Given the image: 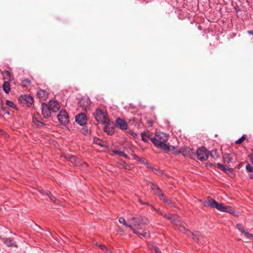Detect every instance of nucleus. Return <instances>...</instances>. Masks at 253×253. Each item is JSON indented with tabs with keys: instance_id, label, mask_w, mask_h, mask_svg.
<instances>
[{
	"instance_id": "obj_1",
	"label": "nucleus",
	"mask_w": 253,
	"mask_h": 253,
	"mask_svg": "<svg viewBox=\"0 0 253 253\" xmlns=\"http://www.w3.org/2000/svg\"><path fill=\"white\" fill-rule=\"evenodd\" d=\"M153 143L157 147L160 148L165 151H169V147L166 144L169 139V135L166 133L160 132L155 134V137L151 138Z\"/></svg>"
},
{
	"instance_id": "obj_2",
	"label": "nucleus",
	"mask_w": 253,
	"mask_h": 253,
	"mask_svg": "<svg viewBox=\"0 0 253 253\" xmlns=\"http://www.w3.org/2000/svg\"><path fill=\"white\" fill-rule=\"evenodd\" d=\"M204 206L210 208H215L220 211L226 212L229 213H233L234 209L231 206H224L222 203H218L210 197L207 198L204 203Z\"/></svg>"
},
{
	"instance_id": "obj_3",
	"label": "nucleus",
	"mask_w": 253,
	"mask_h": 253,
	"mask_svg": "<svg viewBox=\"0 0 253 253\" xmlns=\"http://www.w3.org/2000/svg\"><path fill=\"white\" fill-rule=\"evenodd\" d=\"M127 222L132 225L130 228L133 231V229H141V227L148 223V220L143 217H134L127 219Z\"/></svg>"
},
{
	"instance_id": "obj_4",
	"label": "nucleus",
	"mask_w": 253,
	"mask_h": 253,
	"mask_svg": "<svg viewBox=\"0 0 253 253\" xmlns=\"http://www.w3.org/2000/svg\"><path fill=\"white\" fill-rule=\"evenodd\" d=\"M93 116L97 122L101 124H103L109 120L108 118L106 112L99 109H96L93 113Z\"/></svg>"
},
{
	"instance_id": "obj_5",
	"label": "nucleus",
	"mask_w": 253,
	"mask_h": 253,
	"mask_svg": "<svg viewBox=\"0 0 253 253\" xmlns=\"http://www.w3.org/2000/svg\"><path fill=\"white\" fill-rule=\"evenodd\" d=\"M165 217L169 219L170 222L176 225L179 226V230L181 231H184L185 230V228L183 225H182L183 223H182L179 219V217L176 215H171L170 214H166Z\"/></svg>"
},
{
	"instance_id": "obj_6",
	"label": "nucleus",
	"mask_w": 253,
	"mask_h": 253,
	"mask_svg": "<svg viewBox=\"0 0 253 253\" xmlns=\"http://www.w3.org/2000/svg\"><path fill=\"white\" fill-rule=\"evenodd\" d=\"M197 157L200 161H206L209 157V152L205 147L199 148L196 152Z\"/></svg>"
},
{
	"instance_id": "obj_7",
	"label": "nucleus",
	"mask_w": 253,
	"mask_h": 253,
	"mask_svg": "<svg viewBox=\"0 0 253 253\" xmlns=\"http://www.w3.org/2000/svg\"><path fill=\"white\" fill-rule=\"evenodd\" d=\"M57 118L60 123L66 125L69 122L68 114L65 110H61L57 115Z\"/></svg>"
},
{
	"instance_id": "obj_8",
	"label": "nucleus",
	"mask_w": 253,
	"mask_h": 253,
	"mask_svg": "<svg viewBox=\"0 0 253 253\" xmlns=\"http://www.w3.org/2000/svg\"><path fill=\"white\" fill-rule=\"evenodd\" d=\"M104 124H105L104 127V130L107 134L112 135L114 133V127L112 126V122L109 120L105 122Z\"/></svg>"
},
{
	"instance_id": "obj_9",
	"label": "nucleus",
	"mask_w": 253,
	"mask_h": 253,
	"mask_svg": "<svg viewBox=\"0 0 253 253\" xmlns=\"http://www.w3.org/2000/svg\"><path fill=\"white\" fill-rule=\"evenodd\" d=\"M76 121L81 126H84L86 123L87 117L84 113H81L76 116Z\"/></svg>"
},
{
	"instance_id": "obj_10",
	"label": "nucleus",
	"mask_w": 253,
	"mask_h": 253,
	"mask_svg": "<svg viewBox=\"0 0 253 253\" xmlns=\"http://www.w3.org/2000/svg\"><path fill=\"white\" fill-rule=\"evenodd\" d=\"M116 125L117 127L122 130H126L127 128V124L126 121L120 118L116 120Z\"/></svg>"
},
{
	"instance_id": "obj_11",
	"label": "nucleus",
	"mask_w": 253,
	"mask_h": 253,
	"mask_svg": "<svg viewBox=\"0 0 253 253\" xmlns=\"http://www.w3.org/2000/svg\"><path fill=\"white\" fill-rule=\"evenodd\" d=\"M48 107L53 112H57L60 109V106L58 102L54 100H50L48 103Z\"/></svg>"
},
{
	"instance_id": "obj_12",
	"label": "nucleus",
	"mask_w": 253,
	"mask_h": 253,
	"mask_svg": "<svg viewBox=\"0 0 253 253\" xmlns=\"http://www.w3.org/2000/svg\"><path fill=\"white\" fill-rule=\"evenodd\" d=\"M42 115L44 118H49L50 117V109L48 106L45 103H42Z\"/></svg>"
},
{
	"instance_id": "obj_13",
	"label": "nucleus",
	"mask_w": 253,
	"mask_h": 253,
	"mask_svg": "<svg viewBox=\"0 0 253 253\" xmlns=\"http://www.w3.org/2000/svg\"><path fill=\"white\" fill-rule=\"evenodd\" d=\"M79 104L81 107L86 109L90 106V100L87 97H82L79 102Z\"/></svg>"
},
{
	"instance_id": "obj_14",
	"label": "nucleus",
	"mask_w": 253,
	"mask_h": 253,
	"mask_svg": "<svg viewBox=\"0 0 253 253\" xmlns=\"http://www.w3.org/2000/svg\"><path fill=\"white\" fill-rule=\"evenodd\" d=\"M140 229H133V233L137 234L141 238H147L150 236L149 231L147 229H144L142 232L140 231Z\"/></svg>"
},
{
	"instance_id": "obj_15",
	"label": "nucleus",
	"mask_w": 253,
	"mask_h": 253,
	"mask_svg": "<svg viewBox=\"0 0 253 253\" xmlns=\"http://www.w3.org/2000/svg\"><path fill=\"white\" fill-rule=\"evenodd\" d=\"M151 188L153 190L156 191V194L160 196L161 200L164 201L165 202H167V201H166L164 195L161 193V190L159 188V187H158L157 185L152 184L151 185Z\"/></svg>"
},
{
	"instance_id": "obj_16",
	"label": "nucleus",
	"mask_w": 253,
	"mask_h": 253,
	"mask_svg": "<svg viewBox=\"0 0 253 253\" xmlns=\"http://www.w3.org/2000/svg\"><path fill=\"white\" fill-rule=\"evenodd\" d=\"M37 95L40 99L44 100L48 97V92L45 90L40 89L37 91Z\"/></svg>"
},
{
	"instance_id": "obj_17",
	"label": "nucleus",
	"mask_w": 253,
	"mask_h": 253,
	"mask_svg": "<svg viewBox=\"0 0 253 253\" xmlns=\"http://www.w3.org/2000/svg\"><path fill=\"white\" fill-rule=\"evenodd\" d=\"M234 156V153H225L223 155V159L225 162L230 163L232 161Z\"/></svg>"
},
{
	"instance_id": "obj_18",
	"label": "nucleus",
	"mask_w": 253,
	"mask_h": 253,
	"mask_svg": "<svg viewBox=\"0 0 253 253\" xmlns=\"http://www.w3.org/2000/svg\"><path fill=\"white\" fill-rule=\"evenodd\" d=\"M0 239L2 240L3 242V243L7 245L8 247H17V246L16 244L14 242L13 240L11 239V238H0Z\"/></svg>"
},
{
	"instance_id": "obj_19",
	"label": "nucleus",
	"mask_w": 253,
	"mask_h": 253,
	"mask_svg": "<svg viewBox=\"0 0 253 253\" xmlns=\"http://www.w3.org/2000/svg\"><path fill=\"white\" fill-rule=\"evenodd\" d=\"M39 191L42 194L48 196V197L50 199V200L52 201H53V202L55 201V200L56 199V198L54 196L51 195L50 193L48 191H45V190H43L42 189H41V188L39 190Z\"/></svg>"
},
{
	"instance_id": "obj_20",
	"label": "nucleus",
	"mask_w": 253,
	"mask_h": 253,
	"mask_svg": "<svg viewBox=\"0 0 253 253\" xmlns=\"http://www.w3.org/2000/svg\"><path fill=\"white\" fill-rule=\"evenodd\" d=\"M149 249L151 251H154L155 253H161L159 251V249L157 246V245L155 243H150L148 245Z\"/></svg>"
},
{
	"instance_id": "obj_21",
	"label": "nucleus",
	"mask_w": 253,
	"mask_h": 253,
	"mask_svg": "<svg viewBox=\"0 0 253 253\" xmlns=\"http://www.w3.org/2000/svg\"><path fill=\"white\" fill-rule=\"evenodd\" d=\"M23 99L27 102V104L32 105L34 102L33 97L30 95H25Z\"/></svg>"
},
{
	"instance_id": "obj_22",
	"label": "nucleus",
	"mask_w": 253,
	"mask_h": 253,
	"mask_svg": "<svg viewBox=\"0 0 253 253\" xmlns=\"http://www.w3.org/2000/svg\"><path fill=\"white\" fill-rule=\"evenodd\" d=\"M217 167L219 169L225 172L226 173H229L232 171V169L230 168H226L224 165L218 163L217 164Z\"/></svg>"
},
{
	"instance_id": "obj_23",
	"label": "nucleus",
	"mask_w": 253,
	"mask_h": 253,
	"mask_svg": "<svg viewBox=\"0 0 253 253\" xmlns=\"http://www.w3.org/2000/svg\"><path fill=\"white\" fill-rule=\"evenodd\" d=\"M119 221L120 223L123 224L126 227L129 228H132V225H131V224H129V223H128V222H127V221H126L124 217H120L119 219Z\"/></svg>"
},
{
	"instance_id": "obj_24",
	"label": "nucleus",
	"mask_w": 253,
	"mask_h": 253,
	"mask_svg": "<svg viewBox=\"0 0 253 253\" xmlns=\"http://www.w3.org/2000/svg\"><path fill=\"white\" fill-rule=\"evenodd\" d=\"M3 89L6 93H9L10 90V84L8 82H4L2 85Z\"/></svg>"
},
{
	"instance_id": "obj_25",
	"label": "nucleus",
	"mask_w": 253,
	"mask_h": 253,
	"mask_svg": "<svg viewBox=\"0 0 253 253\" xmlns=\"http://www.w3.org/2000/svg\"><path fill=\"white\" fill-rule=\"evenodd\" d=\"M210 156L211 158H212L214 160H216L219 157V155L218 153L217 150H212L210 153Z\"/></svg>"
},
{
	"instance_id": "obj_26",
	"label": "nucleus",
	"mask_w": 253,
	"mask_h": 253,
	"mask_svg": "<svg viewBox=\"0 0 253 253\" xmlns=\"http://www.w3.org/2000/svg\"><path fill=\"white\" fill-rule=\"evenodd\" d=\"M95 245H98L99 248L103 251L105 252L106 253H112V252L108 250L104 245L99 244L98 245L97 243H95Z\"/></svg>"
},
{
	"instance_id": "obj_27",
	"label": "nucleus",
	"mask_w": 253,
	"mask_h": 253,
	"mask_svg": "<svg viewBox=\"0 0 253 253\" xmlns=\"http://www.w3.org/2000/svg\"><path fill=\"white\" fill-rule=\"evenodd\" d=\"M68 159L74 165H77L78 163V159L75 156H69Z\"/></svg>"
},
{
	"instance_id": "obj_28",
	"label": "nucleus",
	"mask_w": 253,
	"mask_h": 253,
	"mask_svg": "<svg viewBox=\"0 0 253 253\" xmlns=\"http://www.w3.org/2000/svg\"><path fill=\"white\" fill-rule=\"evenodd\" d=\"M93 142L94 143H95L99 146H104V142L98 138L95 137L93 139Z\"/></svg>"
},
{
	"instance_id": "obj_29",
	"label": "nucleus",
	"mask_w": 253,
	"mask_h": 253,
	"mask_svg": "<svg viewBox=\"0 0 253 253\" xmlns=\"http://www.w3.org/2000/svg\"><path fill=\"white\" fill-rule=\"evenodd\" d=\"M142 139L144 142H147L148 141L149 134L147 132H143L141 134Z\"/></svg>"
},
{
	"instance_id": "obj_30",
	"label": "nucleus",
	"mask_w": 253,
	"mask_h": 253,
	"mask_svg": "<svg viewBox=\"0 0 253 253\" xmlns=\"http://www.w3.org/2000/svg\"><path fill=\"white\" fill-rule=\"evenodd\" d=\"M114 153L119 156H121L122 157H123L124 158H126L127 159L128 158L127 155L126 154H125L124 152L123 151H116L114 152Z\"/></svg>"
},
{
	"instance_id": "obj_31",
	"label": "nucleus",
	"mask_w": 253,
	"mask_h": 253,
	"mask_svg": "<svg viewBox=\"0 0 253 253\" xmlns=\"http://www.w3.org/2000/svg\"><path fill=\"white\" fill-rule=\"evenodd\" d=\"M6 104L7 106L12 108H15V104L11 101L7 100L6 101Z\"/></svg>"
},
{
	"instance_id": "obj_32",
	"label": "nucleus",
	"mask_w": 253,
	"mask_h": 253,
	"mask_svg": "<svg viewBox=\"0 0 253 253\" xmlns=\"http://www.w3.org/2000/svg\"><path fill=\"white\" fill-rule=\"evenodd\" d=\"M246 138V135H243L241 137H240L239 139L236 141L235 143L237 144H241Z\"/></svg>"
},
{
	"instance_id": "obj_33",
	"label": "nucleus",
	"mask_w": 253,
	"mask_h": 253,
	"mask_svg": "<svg viewBox=\"0 0 253 253\" xmlns=\"http://www.w3.org/2000/svg\"><path fill=\"white\" fill-rule=\"evenodd\" d=\"M236 227L242 233H243L245 231L244 227L240 223H237L236 224Z\"/></svg>"
},
{
	"instance_id": "obj_34",
	"label": "nucleus",
	"mask_w": 253,
	"mask_h": 253,
	"mask_svg": "<svg viewBox=\"0 0 253 253\" xmlns=\"http://www.w3.org/2000/svg\"><path fill=\"white\" fill-rule=\"evenodd\" d=\"M243 234H244L245 236L248 238V239H251V240H253V235L249 233L248 232H247V231H245Z\"/></svg>"
},
{
	"instance_id": "obj_35",
	"label": "nucleus",
	"mask_w": 253,
	"mask_h": 253,
	"mask_svg": "<svg viewBox=\"0 0 253 253\" xmlns=\"http://www.w3.org/2000/svg\"><path fill=\"white\" fill-rule=\"evenodd\" d=\"M132 156L133 157L134 159H135L137 162H143L144 161V160H142L141 158H139L138 156H137L136 155H135L134 154H132Z\"/></svg>"
},
{
	"instance_id": "obj_36",
	"label": "nucleus",
	"mask_w": 253,
	"mask_h": 253,
	"mask_svg": "<svg viewBox=\"0 0 253 253\" xmlns=\"http://www.w3.org/2000/svg\"><path fill=\"white\" fill-rule=\"evenodd\" d=\"M246 169L248 172H253V167L249 164H248L246 166Z\"/></svg>"
},
{
	"instance_id": "obj_37",
	"label": "nucleus",
	"mask_w": 253,
	"mask_h": 253,
	"mask_svg": "<svg viewBox=\"0 0 253 253\" xmlns=\"http://www.w3.org/2000/svg\"><path fill=\"white\" fill-rule=\"evenodd\" d=\"M22 84L24 86L28 85L30 84V81L28 80H23L22 82Z\"/></svg>"
},
{
	"instance_id": "obj_38",
	"label": "nucleus",
	"mask_w": 253,
	"mask_h": 253,
	"mask_svg": "<svg viewBox=\"0 0 253 253\" xmlns=\"http://www.w3.org/2000/svg\"><path fill=\"white\" fill-rule=\"evenodd\" d=\"M193 239L196 240V241H200V236L198 235H193Z\"/></svg>"
},
{
	"instance_id": "obj_39",
	"label": "nucleus",
	"mask_w": 253,
	"mask_h": 253,
	"mask_svg": "<svg viewBox=\"0 0 253 253\" xmlns=\"http://www.w3.org/2000/svg\"><path fill=\"white\" fill-rule=\"evenodd\" d=\"M33 121L34 122L36 123V122H38V123H41L42 125H43V124L41 122L39 121L37 118L35 117V116L33 117Z\"/></svg>"
},
{
	"instance_id": "obj_40",
	"label": "nucleus",
	"mask_w": 253,
	"mask_h": 253,
	"mask_svg": "<svg viewBox=\"0 0 253 253\" xmlns=\"http://www.w3.org/2000/svg\"><path fill=\"white\" fill-rule=\"evenodd\" d=\"M249 158L253 165V153L249 156Z\"/></svg>"
},
{
	"instance_id": "obj_41",
	"label": "nucleus",
	"mask_w": 253,
	"mask_h": 253,
	"mask_svg": "<svg viewBox=\"0 0 253 253\" xmlns=\"http://www.w3.org/2000/svg\"><path fill=\"white\" fill-rule=\"evenodd\" d=\"M173 150L174 151V152L175 153H179L181 152V151H179V150H176V148L175 147H173Z\"/></svg>"
},
{
	"instance_id": "obj_42",
	"label": "nucleus",
	"mask_w": 253,
	"mask_h": 253,
	"mask_svg": "<svg viewBox=\"0 0 253 253\" xmlns=\"http://www.w3.org/2000/svg\"><path fill=\"white\" fill-rule=\"evenodd\" d=\"M10 72H8V71H5V72H4V75H6V76H8V77H10Z\"/></svg>"
},
{
	"instance_id": "obj_43",
	"label": "nucleus",
	"mask_w": 253,
	"mask_h": 253,
	"mask_svg": "<svg viewBox=\"0 0 253 253\" xmlns=\"http://www.w3.org/2000/svg\"><path fill=\"white\" fill-rule=\"evenodd\" d=\"M248 33L250 35H253V30H250L248 31Z\"/></svg>"
},
{
	"instance_id": "obj_44",
	"label": "nucleus",
	"mask_w": 253,
	"mask_h": 253,
	"mask_svg": "<svg viewBox=\"0 0 253 253\" xmlns=\"http://www.w3.org/2000/svg\"><path fill=\"white\" fill-rule=\"evenodd\" d=\"M250 178L251 179H253V174H250Z\"/></svg>"
}]
</instances>
